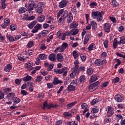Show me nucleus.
I'll use <instances>...</instances> for the list:
<instances>
[{"instance_id":"f257e3e1","label":"nucleus","mask_w":125,"mask_h":125,"mask_svg":"<svg viewBox=\"0 0 125 125\" xmlns=\"http://www.w3.org/2000/svg\"><path fill=\"white\" fill-rule=\"evenodd\" d=\"M93 19H96L97 22H101L103 20V13L98 11H93L91 13Z\"/></svg>"},{"instance_id":"f03ea898","label":"nucleus","mask_w":125,"mask_h":125,"mask_svg":"<svg viewBox=\"0 0 125 125\" xmlns=\"http://www.w3.org/2000/svg\"><path fill=\"white\" fill-rule=\"evenodd\" d=\"M44 8V3L42 2H39L36 8L37 13H38L39 14H42V11H43Z\"/></svg>"},{"instance_id":"7ed1b4c3","label":"nucleus","mask_w":125,"mask_h":125,"mask_svg":"<svg viewBox=\"0 0 125 125\" xmlns=\"http://www.w3.org/2000/svg\"><path fill=\"white\" fill-rule=\"evenodd\" d=\"M55 72L57 74H62L63 77H66L68 73V70L66 68H63L60 69H55Z\"/></svg>"},{"instance_id":"20e7f679","label":"nucleus","mask_w":125,"mask_h":125,"mask_svg":"<svg viewBox=\"0 0 125 125\" xmlns=\"http://www.w3.org/2000/svg\"><path fill=\"white\" fill-rule=\"evenodd\" d=\"M114 99L116 102L120 103L124 101V95L121 94H118L115 96Z\"/></svg>"},{"instance_id":"39448f33","label":"nucleus","mask_w":125,"mask_h":125,"mask_svg":"<svg viewBox=\"0 0 125 125\" xmlns=\"http://www.w3.org/2000/svg\"><path fill=\"white\" fill-rule=\"evenodd\" d=\"M106 111H107L106 114L107 117H112L114 113H115V110H114V108H113V107H112L111 106L106 107Z\"/></svg>"},{"instance_id":"423d86ee","label":"nucleus","mask_w":125,"mask_h":125,"mask_svg":"<svg viewBox=\"0 0 125 125\" xmlns=\"http://www.w3.org/2000/svg\"><path fill=\"white\" fill-rule=\"evenodd\" d=\"M104 29L106 33H109L111 30V23L106 22L104 24Z\"/></svg>"},{"instance_id":"0eeeda50","label":"nucleus","mask_w":125,"mask_h":125,"mask_svg":"<svg viewBox=\"0 0 125 125\" xmlns=\"http://www.w3.org/2000/svg\"><path fill=\"white\" fill-rule=\"evenodd\" d=\"M25 7L28 9V11H32V10H34V7H35V4L33 3L29 4V3L26 2L25 4Z\"/></svg>"},{"instance_id":"6e6552de","label":"nucleus","mask_w":125,"mask_h":125,"mask_svg":"<svg viewBox=\"0 0 125 125\" xmlns=\"http://www.w3.org/2000/svg\"><path fill=\"white\" fill-rule=\"evenodd\" d=\"M10 23V20L8 18H6L4 20V24L1 25V28L6 29V28L9 25Z\"/></svg>"},{"instance_id":"1a4fd4ad","label":"nucleus","mask_w":125,"mask_h":125,"mask_svg":"<svg viewBox=\"0 0 125 125\" xmlns=\"http://www.w3.org/2000/svg\"><path fill=\"white\" fill-rule=\"evenodd\" d=\"M67 4H68V0H62L59 4V7L60 8H64V7L67 6Z\"/></svg>"},{"instance_id":"9d476101","label":"nucleus","mask_w":125,"mask_h":125,"mask_svg":"<svg viewBox=\"0 0 125 125\" xmlns=\"http://www.w3.org/2000/svg\"><path fill=\"white\" fill-rule=\"evenodd\" d=\"M42 28V24L40 23H38L34 27L33 29L31 31L32 33H38L39 32V30H41Z\"/></svg>"},{"instance_id":"9b49d317","label":"nucleus","mask_w":125,"mask_h":125,"mask_svg":"<svg viewBox=\"0 0 125 125\" xmlns=\"http://www.w3.org/2000/svg\"><path fill=\"white\" fill-rule=\"evenodd\" d=\"M90 25H91V27H92V30L95 31L96 29H97V23L95 22L94 21H90Z\"/></svg>"},{"instance_id":"f8f14e48","label":"nucleus","mask_w":125,"mask_h":125,"mask_svg":"<svg viewBox=\"0 0 125 125\" xmlns=\"http://www.w3.org/2000/svg\"><path fill=\"white\" fill-rule=\"evenodd\" d=\"M12 69V64L11 63L7 64L4 67V71L8 73V72H10V70Z\"/></svg>"},{"instance_id":"ddd939ff","label":"nucleus","mask_w":125,"mask_h":125,"mask_svg":"<svg viewBox=\"0 0 125 125\" xmlns=\"http://www.w3.org/2000/svg\"><path fill=\"white\" fill-rule=\"evenodd\" d=\"M77 74H79V70L76 68H74L73 71L72 72V73L70 75V78L71 79H74V78L76 77V75H77Z\"/></svg>"},{"instance_id":"4468645a","label":"nucleus","mask_w":125,"mask_h":125,"mask_svg":"<svg viewBox=\"0 0 125 125\" xmlns=\"http://www.w3.org/2000/svg\"><path fill=\"white\" fill-rule=\"evenodd\" d=\"M62 83H63V82L62 80H59L57 77H55L52 82V84L57 85V84Z\"/></svg>"},{"instance_id":"2eb2a0df","label":"nucleus","mask_w":125,"mask_h":125,"mask_svg":"<svg viewBox=\"0 0 125 125\" xmlns=\"http://www.w3.org/2000/svg\"><path fill=\"white\" fill-rule=\"evenodd\" d=\"M56 57L59 62H63L64 61V57L61 53L57 54Z\"/></svg>"},{"instance_id":"dca6fc26","label":"nucleus","mask_w":125,"mask_h":125,"mask_svg":"<svg viewBox=\"0 0 125 125\" xmlns=\"http://www.w3.org/2000/svg\"><path fill=\"white\" fill-rule=\"evenodd\" d=\"M49 59L52 62H55L56 60V54L55 53H52L49 56Z\"/></svg>"},{"instance_id":"f3484780","label":"nucleus","mask_w":125,"mask_h":125,"mask_svg":"<svg viewBox=\"0 0 125 125\" xmlns=\"http://www.w3.org/2000/svg\"><path fill=\"white\" fill-rule=\"evenodd\" d=\"M66 23L68 24L71 23L72 21H73V19H74V17L73 16V14L72 13H69L68 17L66 18Z\"/></svg>"},{"instance_id":"a211bd4d","label":"nucleus","mask_w":125,"mask_h":125,"mask_svg":"<svg viewBox=\"0 0 125 125\" xmlns=\"http://www.w3.org/2000/svg\"><path fill=\"white\" fill-rule=\"evenodd\" d=\"M90 40V35L89 34H86L83 40V44H86L88 41Z\"/></svg>"},{"instance_id":"6ab92c4d","label":"nucleus","mask_w":125,"mask_h":125,"mask_svg":"<svg viewBox=\"0 0 125 125\" xmlns=\"http://www.w3.org/2000/svg\"><path fill=\"white\" fill-rule=\"evenodd\" d=\"M12 101L13 102L14 104H13V105L15 106V105L16 104H18V103H19V102H20V101H21V100H20V99H19V98H17V97H14L12 99Z\"/></svg>"},{"instance_id":"aec40b11","label":"nucleus","mask_w":125,"mask_h":125,"mask_svg":"<svg viewBox=\"0 0 125 125\" xmlns=\"http://www.w3.org/2000/svg\"><path fill=\"white\" fill-rule=\"evenodd\" d=\"M81 107H82V109H83L84 110L83 111V114H84V113H86V112H87V111H88V108H87V104H86L85 103H83L81 105Z\"/></svg>"},{"instance_id":"412c9836","label":"nucleus","mask_w":125,"mask_h":125,"mask_svg":"<svg viewBox=\"0 0 125 125\" xmlns=\"http://www.w3.org/2000/svg\"><path fill=\"white\" fill-rule=\"evenodd\" d=\"M37 20L38 22H43V21L45 20V16L42 15L40 16H39L37 18Z\"/></svg>"},{"instance_id":"4be33fe9","label":"nucleus","mask_w":125,"mask_h":125,"mask_svg":"<svg viewBox=\"0 0 125 125\" xmlns=\"http://www.w3.org/2000/svg\"><path fill=\"white\" fill-rule=\"evenodd\" d=\"M34 65V63H33V62H29L26 63V66L27 67V68H28V69H31V70H33V69H34L33 66Z\"/></svg>"},{"instance_id":"5701e85b","label":"nucleus","mask_w":125,"mask_h":125,"mask_svg":"<svg viewBox=\"0 0 125 125\" xmlns=\"http://www.w3.org/2000/svg\"><path fill=\"white\" fill-rule=\"evenodd\" d=\"M37 23H38V22H37L36 21H34L28 24L27 26L29 29H33Z\"/></svg>"},{"instance_id":"b1692460","label":"nucleus","mask_w":125,"mask_h":125,"mask_svg":"<svg viewBox=\"0 0 125 125\" xmlns=\"http://www.w3.org/2000/svg\"><path fill=\"white\" fill-rule=\"evenodd\" d=\"M125 44V37L122 36L120 38V41L118 42V44L121 45V44Z\"/></svg>"},{"instance_id":"393cba45","label":"nucleus","mask_w":125,"mask_h":125,"mask_svg":"<svg viewBox=\"0 0 125 125\" xmlns=\"http://www.w3.org/2000/svg\"><path fill=\"white\" fill-rule=\"evenodd\" d=\"M95 44L94 43H91L88 47V50L89 51H91V50H94L95 49Z\"/></svg>"},{"instance_id":"a878e982","label":"nucleus","mask_w":125,"mask_h":125,"mask_svg":"<svg viewBox=\"0 0 125 125\" xmlns=\"http://www.w3.org/2000/svg\"><path fill=\"white\" fill-rule=\"evenodd\" d=\"M67 89L68 91H74L75 89V87L72 85V84H70L68 86Z\"/></svg>"},{"instance_id":"bb28decb","label":"nucleus","mask_w":125,"mask_h":125,"mask_svg":"<svg viewBox=\"0 0 125 125\" xmlns=\"http://www.w3.org/2000/svg\"><path fill=\"white\" fill-rule=\"evenodd\" d=\"M78 27V22L77 21H73L70 24V28L74 29V28H77Z\"/></svg>"},{"instance_id":"cd10ccee","label":"nucleus","mask_w":125,"mask_h":125,"mask_svg":"<svg viewBox=\"0 0 125 125\" xmlns=\"http://www.w3.org/2000/svg\"><path fill=\"white\" fill-rule=\"evenodd\" d=\"M95 64L96 66H101L102 65V60L101 59H97L95 61Z\"/></svg>"},{"instance_id":"c85d7f7f","label":"nucleus","mask_w":125,"mask_h":125,"mask_svg":"<svg viewBox=\"0 0 125 125\" xmlns=\"http://www.w3.org/2000/svg\"><path fill=\"white\" fill-rule=\"evenodd\" d=\"M46 21L47 23H48V24H50V23L54 21V19L52 17L49 16L46 18Z\"/></svg>"},{"instance_id":"c756f323","label":"nucleus","mask_w":125,"mask_h":125,"mask_svg":"<svg viewBox=\"0 0 125 125\" xmlns=\"http://www.w3.org/2000/svg\"><path fill=\"white\" fill-rule=\"evenodd\" d=\"M118 44H119V42L117 41V38H115L114 39L113 42V46L114 49L117 48V47L118 46Z\"/></svg>"},{"instance_id":"7c9ffc66","label":"nucleus","mask_w":125,"mask_h":125,"mask_svg":"<svg viewBox=\"0 0 125 125\" xmlns=\"http://www.w3.org/2000/svg\"><path fill=\"white\" fill-rule=\"evenodd\" d=\"M71 31L72 36H75V35H77V34H78L79 32H80V30L77 29H73L71 30Z\"/></svg>"},{"instance_id":"2f4dec72","label":"nucleus","mask_w":125,"mask_h":125,"mask_svg":"<svg viewBox=\"0 0 125 125\" xmlns=\"http://www.w3.org/2000/svg\"><path fill=\"white\" fill-rule=\"evenodd\" d=\"M6 38L10 41V42H14L15 41V39H14V37L13 36L9 35V34H7L6 35Z\"/></svg>"},{"instance_id":"473e14b6","label":"nucleus","mask_w":125,"mask_h":125,"mask_svg":"<svg viewBox=\"0 0 125 125\" xmlns=\"http://www.w3.org/2000/svg\"><path fill=\"white\" fill-rule=\"evenodd\" d=\"M97 76L96 75L94 74L90 77V82L91 83H93V82H95V81H97Z\"/></svg>"},{"instance_id":"72a5a7b5","label":"nucleus","mask_w":125,"mask_h":125,"mask_svg":"<svg viewBox=\"0 0 125 125\" xmlns=\"http://www.w3.org/2000/svg\"><path fill=\"white\" fill-rule=\"evenodd\" d=\"M78 83H79V80L77 79L73 80L71 83V84L74 86L75 87L78 85Z\"/></svg>"},{"instance_id":"f704fd0d","label":"nucleus","mask_w":125,"mask_h":125,"mask_svg":"<svg viewBox=\"0 0 125 125\" xmlns=\"http://www.w3.org/2000/svg\"><path fill=\"white\" fill-rule=\"evenodd\" d=\"M73 56L74 59L77 60L79 57V53L76 50H74L72 52Z\"/></svg>"},{"instance_id":"c9c22d12","label":"nucleus","mask_w":125,"mask_h":125,"mask_svg":"<svg viewBox=\"0 0 125 125\" xmlns=\"http://www.w3.org/2000/svg\"><path fill=\"white\" fill-rule=\"evenodd\" d=\"M63 116L64 118H69L72 117V114L69 112H64L63 113Z\"/></svg>"},{"instance_id":"e433bc0d","label":"nucleus","mask_w":125,"mask_h":125,"mask_svg":"<svg viewBox=\"0 0 125 125\" xmlns=\"http://www.w3.org/2000/svg\"><path fill=\"white\" fill-rule=\"evenodd\" d=\"M31 80H32V76L29 75H27L23 78V82H29V81H31Z\"/></svg>"},{"instance_id":"4c0bfd02","label":"nucleus","mask_w":125,"mask_h":125,"mask_svg":"<svg viewBox=\"0 0 125 125\" xmlns=\"http://www.w3.org/2000/svg\"><path fill=\"white\" fill-rule=\"evenodd\" d=\"M27 9H26L25 7H21L19 8V13H25V12H26V11H27Z\"/></svg>"},{"instance_id":"58836bf2","label":"nucleus","mask_w":125,"mask_h":125,"mask_svg":"<svg viewBox=\"0 0 125 125\" xmlns=\"http://www.w3.org/2000/svg\"><path fill=\"white\" fill-rule=\"evenodd\" d=\"M39 58H40L41 60H45V59L47 58V56L44 54H41L39 55Z\"/></svg>"},{"instance_id":"ea45409f","label":"nucleus","mask_w":125,"mask_h":125,"mask_svg":"<svg viewBox=\"0 0 125 125\" xmlns=\"http://www.w3.org/2000/svg\"><path fill=\"white\" fill-rule=\"evenodd\" d=\"M28 86H29V90L31 91V92L32 91H34V84L33 83H28Z\"/></svg>"},{"instance_id":"a19ab883","label":"nucleus","mask_w":125,"mask_h":125,"mask_svg":"<svg viewBox=\"0 0 125 125\" xmlns=\"http://www.w3.org/2000/svg\"><path fill=\"white\" fill-rule=\"evenodd\" d=\"M93 73V69L89 68L87 69L86 74L88 76H91Z\"/></svg>"},{"instance_id":"79ce46f5","label":"nucleus","mask_w":125,"mask_h":125,"mask_svg":"<svg viewBox=\"0 0 125 125\" xmlns=\"http://www.w3.org/2000/svg\"><path fill=\"white\" fill-rule=\"evenodd\" d=\"M79 64H80V62H79L78 60H76V61H75L74 62L75 67L74 69H76L78 70V68L80 67V65H79Z\"/></svg>"},{"instance_id":"37998d69","label":"nucleus","mask_w":125,"mask_h":125,"mask_svg":"<svg viewBox=\"0 0 125 125\" xmlns=\"http://www.w3.org/2000/svg\"><path fill=\"white\" fill-rule=\"evenodd\" d=\"M48 33V31L47 30H43L41 32L42 37V38H43V37H46V35H47Z\"/></svg>"},{"instance_id":"c03bdc74","label":"nucleus","mask_w":125,"mask_h":125,"mask_svg":"<svg viewBox=\"0 0 125 125\" xmlns=\"http://www.w3.org/2000/svg\"><path fill=\"white\" fill-rule=\"evenodd\" d=\"M3 91L4 93H9V92H11V88L6 87L3 89Z\"/></svg>"},{"instance_id":"a18cd8bd","label":"nucleus","mask_w":125,"mask_h":125,"mask_svg":"<svg viewBox=\"0 0 125 125\" xmlns=\"http://www.w3.org/2000/svg\"><path fill=\"white\" fill-rule=\"evenodd\" d=\"M55 51V52H63L64 51V50L63 49V48L61 46L58 47L56 48Z\"/></svg>"},{"instance_id":"49530a36","label":"nucleus","mask_w":125,"mask_h":125,"mask_svg":"<svg viewBox=\"0 0 125 125\" xmlns=\"http://www.w3.org/2000/svg\"><path fill=\"white\" fill-rule=\"evenodd\" d=\"M7 97H8V98H11L12 100L13 98H15V93H10L7 95Z\"/></svg>"},{"instance_id":"de8ad7c7","label":"nucleus","mask_w":125,"mask_h":125,"mask_svg":"<svg viewBox=\"0 0 125 125\" xmlns=\"http://www.w3.org/2000/svg\"><path fill=\"white\" fill-rule=\"evenodd\" d=\"M112 4L114 7H118L119 6V3H118L116 0H112Z\"/></svg>"},{"instance_id":"09e8293b","label":"nucleus","mask_w":125,"mask_h":125,"mask_svg":"<svg viewBox=\"0 0 125 125\" xmlns=\"http://www.w3.org/2000/svg\"><path fill=\"white\" fill-rule=\"evenodd\" d=\"M80 82L83 83L85 82V76L84 75H82L80 77Z\"/></svg>"},{"instance_id":"8fccbe9b","label":"nucleus","mask_w":125,"mask_h":125,"mask_svg":"<svg viewBox=\"0 0 125 125\" xmlns=\"http://www.w3.org/2000/svg\"><path fill=\"white\" fill-rule=\"evenodd\" d=\"M98 102H99V99H98L97 98L94 99L91 102V104L95 105V104H97V103H98Z\"/></svg>"},{"instance_id":"3c124183","label":"nucleus","mask_w":125,"mask_h":125,"mask_svg":"<svg viewBox=\"0 0 125 125\" xmlns=\"http://www.w3.org/2000/svg\"><path fill=\"white\" fill-rule=\"evenodd\" d=\"M58 105H53L52 104H49L47 106V109H51V108H55V107H58Z\"/></svg>"},{"instance_id":"603ef678","label":"nucleus","mask_w":125,"mask_h":125,"mask_svg":"<svg viewBox=\"0 0 125 125\" xmlns=\"http://www.w3.org/2000/svg\"><path fill=\"white\" fill-rule=\"evenodd\" d=\"M77 103V102H73L70 104H67L66 107L67 109H70V108H72L73 106L75 105V104Z\"/></svg>"},{"instance_id":"864d4df0","label":"nucleus","mask_w":125,"mask_h":125,"mask_svg":"<svg viewBox=\"0 0 125 125\" xmlns=\"http://www.w3.org/2000/svg\"><path fill=\"white\" fill-rule=\"evenodd\" d=\"M109 19L114 23H117V21L116 20V18L114 17V16H110Z\"/></svg>"},{"instance_id":"5fc2aeb1","label":"nucleus","mask_w":125,"mask_h":125,"mask_svg":"<svg viewBox=\"0 0 125 125\" xmlns=\"http://www.w3.org/2000/svg\"><path fill=\"white\" fill-rule=\"evenodd\" d=\"M63 34H64V33H62L60 31H58L57 33V38H58V39H59L60 40V39L62 37V35H63Z\"/></svg>"},{"instance_id":"6e6d98bb","label":"nucleus","mask_w":125,"mask_h":125,"mask_svg":"<svg viewBox=\"0 0 125 125\" xmlns=\"http://www.w3.org/2000/svg\"><path fill=\"white\" fill-rule=\"evenodd\" d=\"M68 15V11H65L63 13V14H62V18H64V19H66V18L67 17Z\"/></svg>"},{"instance_id":"4d7b16f0","label":"nucleus","mask_w":125,"mask_h":125,"mask_svg":"<svg viewBox=\"0 0 125 125\" xmlns=\"http://www.w3.org/2000/svg\"><path fill=\"white\" fill-rule=\"evenodd\" d=\"M62 48L63 50L64 51L66 48H67V46H68V44L66 42L62 43Z\"/></svg>"},{"instance_id":"13d9d810","label":"nucleus","mask_w":125,"mask_h":125,"mask_svg":"<svg viewBox=\"0 0 125 125\" xmlns=\"http://www.w3.org/2000/svg\"><path fill=\"white\" fill-rule=\"evenodd\" d=\"M92 111H93V113L96 114V113H98V111H99V108L98 107H93L92 108Z\"/></svg>"},{"instance_id":"bf43d9fd","label":"nucleus","mask_w":125,"mask_h":125,"mask_svg":"<svg viewBox=\"0 0 125 125\" xmlns=\"http://www.w3.org/2000/svg\"><path fill=\"white\" fill-rule=\"evenodd\" d=\"M25 54H26V55L31 56L33 54V51L31 50H27L26 51H25Z\"/></svg>"},{"instance_id":"052dcab7","label":"nucleus","mask_w":125,"mask_h":125,"mask_svg":"<svg viewBox=\"0 0 125 125\" xmlns=\"http://www.w3.org/2000/svg\"><path fill=\"white\" fill-rule=\"evenodd\" d=\"M108 84H109V82H105L101 85V87H102V88L104 87H107Z\"/></svg>"},{"instance_id":"680f3d73","label":"nucleus","mask_w":125,"mask_h":125,"mask_svg":"<svg viewBox=\"0 0 125 125\" xmlns=\"http://www.w3.org/2000/svg\"><path fill=\"white\" fill-rule=\"evenodd\" d=\"M98 84H99V82H97L96 83H92L91 87L94 86V88L96 89V88L98 87Z\"/></svg>"},{"instance_id":"e2e57ef3","label":"nucleus","mask_w":125,"mask_h":125,"mask_svg":"<svg viewBox=\"0 0 125 125\" xmlns=\"http://www.w3.org/2000/svg\"><path fill=\"white\" fill-rule=\"evenodd\" d=\"M34 45V41H30L28 43H27V46L29 48L32 47V46Z\"/></svg>"},{"instance_id":"0e129e2a","label":"nucleus","mask_w":125,"mask_h":125,"mask_svg":"<svg viewBox=\"0 0 125 125\" xmlns=\"http://www.w3.org/2000/svg\"><path fill=\"white\" fill-rule=\"evenodd\" d=\"M80 57L83 62L85 61L86 60V56L85 54H82Z\"/></svg>"},{"instance_id":"69168bd1","label":"nucleus","mask_w":125,"mask_h":125,"mask_svg":"<svg viewBox=\"0 0 125 125\" xmlns=\"http://www.w3.org/2000/svg\"><path fill=\"white\" fill-rule=\"evenodd\" d=\"M42 76H38L36 78V82L40 83V82H42Z\"/></svg>"},{"instance_id":"338daca9","label":"nucleus","mask_w":125,"mask_h":125,"mask_svg":"<svg viewBox=\"0 0 125 125\" xmlns=\"http://www.w3.org/2000/svg\"><path fill=\"white\" fill-rule=\"evenodd\" d=\"M10 28L11 31H15V29H17L16 25H15V24L11 25Z\"/></svg>"},{"instance_id":"774afa93","label":"nucleus","mask_w":125,"mask_h":125,"mask_svg":"<svg viewBox=\"0 0 125 125\" xmlns=\"http://www.w3.org/2000/svg\"><path fill=\"white\" fill-rule=\"evenodd\" d=\"M96 5H97V3H96V2H93L89 4V6L91 8L94 7V6H96Z\"/></svg>"}]
</instances>
